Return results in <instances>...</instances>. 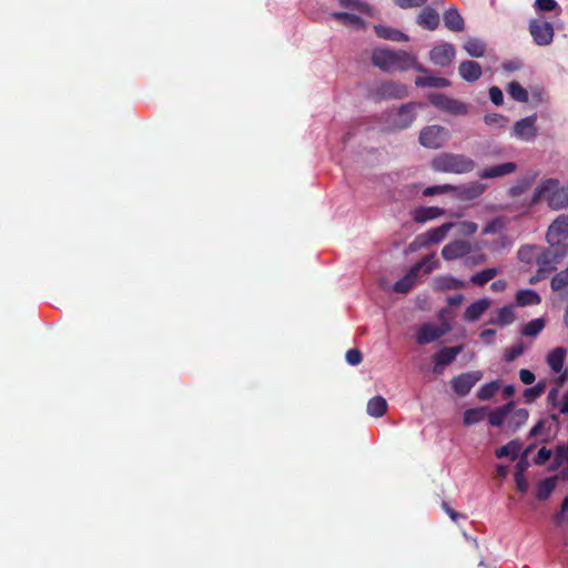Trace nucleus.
Wrapping results in <instances>:
<instances>
[{"instance_id":"f257e3e1","label":"nucleus","mask_w":568,"mask_h":568,"mask_svg":"<svg viewBox=\"0 0 568 568\" xmlns=\"http://www.w3.org/2000/svg\"><path fill=\"white\" fill-rule=\"evenodd\" d=\"M372 62L375 67L385 72H404L415 69L418 72H426L416 58L404 50H390L387 48H377L372 53Z\"/></svg>"},{"instance_id":"f03ea898","label":"nucleus","mask_w":568,"mask_h":568,"mask_svg":"<svg viewBox=\"0 0 568 568\" xmlns=\"http://www.w3.org/2000/svg\"><path fill=\"white\" fill-rule=\"evenodd\" d=\"M476 168V162L460 153L442 152L430 161V169L435 172L466 174Z\"/></svg>"},{"instance_id":"7ed1b4c3","label":"nucleus","mask_w":568,"mask_h":568,"mask_svg":"<svg viewBox=\"0 0 568 568\" xmlns=\"http://www.w3.org/2000/svg\"><path fill=\"white\" fill-rule=\"evenodd\" d=\"M418 103L408 102L397 109H390L384 113L385 130L387 132H397L408 129L416 120V110Z\"/></svg>"},{"instance_id":"20e7f679","label":"nucleus","mask_w":568,"mask_h":568,"mask_svg":"<svg viewBox=\"0 0 568 568\" xmlns=\"http://www.w3.org/2000/svg\"><path fill=\"white\" fill-rule=\"evenodd\" d=\"M438 264L439 261L436 258L435 253L424 256L419 262L409 268L403 278L394 283V292L402 294L408 293L413 288L420 272L425 275L430 274L435 268H437Z\"/></svg>"},{"instance_id":"39448f33","label":"nucleus","mask_w":568,"mask_h":568,"mask_svg":"<svg viewBox=\"0 0 568 568\" xmlns=\"http://www.w3.org/2000/svg\"><path fill=\"white\" fill-rule=\"evenodd\" d=\"M449 139V132L442 125H428L419 132L418 141L427 149H439Z\"/></svg>"},{"instance_id":"423d86ee","label":"nucleus","mask_w":568,"mask_h":568,"mask_svg":"<svg viewBox=\"0 0 568 568\" xmlns=\"http://www.w3.org/2000/svg\"><path fill=\"white\" fill-rule=\"evenodd\" d=\"M428 101L437 109L454 115H465L468 112L466 103L443 93H430Z\"/></svg>"},{"instance_id":"0eeeda50","label":"nucleus","mask_w":568,"mask_h":568,"mask_svg":"<svg viewBox=\"0 0 568 568\" xmlns=\"http://www.w3.org/2000/svg\"><path fill=\"white\" fill-rule=\"evenodd\" d=\"M529 32L538 45H548L554 39V27L549 21L534 19L529 22Z\"/></svg>"},{"instance_id":"6e6552de","label":"nucleus","mask_w":568,"mask_h":568,"mask_svg":"<svg viewBox=\"0 0 568 568\" xmlns=\"http://www.w3.org/2000/svg\"><path fill=\"white\" fill-rule=\"evenodd\" d=\"M481 379L480 372H467L452 378L453 390L460 397L469 394L471 388Z\"/></svg>"},{"instance_id":"1a4fd4ad","label":"nucleus","mask_w":568,"mask_h":568,"mask_svg":"<svg viewBox=\"0 0 568 568\" xmlns=\"http://www.w3.org/2000/svg\"><path fill=\"white\" fill-rule=\"evenodd\" d=\"M376 94L384 100L404 99L408 95V89L400 82L384 81L377 87Z\"/></svg>"},{"instance_id":"9d476101","label":"nucleus","mask_w":568,"mask_h":568,"mask_svg":"<svg viewBox=\"0 0 568 568\" xmlns=\"http://www.w3.org/2000/svg\"><path fill=\"white\" fill-rule=\"evenodd\" d=\"M558 184V179L549 178L542 180L534 191L531 204H537L541 201H546L547 204L549 205V200L555 196Z\"/></svg>"},{"instance_id":"9b49d317","label":"nucleus","mask_w":568,"mask_h":568,"mask_svg":"<svg viewBox=\"0 0 568 568\" xmlns=\"http://www.w3.org/2000/svg\"><path fill=\"white\" fill-rule=\"evenodd\" d=\"M487 190V185L480 182L454 185V195L460 201H473L480 197Z\"/></svg>"},{"instance_id":"f8f14e48","label":"nucleus","mask_w":568,"mask_h":568,"mask_svg":"<svg viewBox=\"0 0 568 568\" xmlns=\"http://www.w3.org/2000/svg\"><path fill=\"white\" fill-rule=\"evenodd\" d=\"M456 54L455 48L450 43H444L434 47L429 52L430 61L439 67H447L452 63Z\"/></svg>"},{"instance_id":"ddd939ff","label":"nucleus","mask_w":568,"mask_h":568,"mask_svg":"<svg viewBox=\"0 0 568 568\" xmlns=\"http://www.w3.org/2000/svg\"><path fill=\"white\" fill-rule=\"evenodd\" d=\"M471 251V244L465 240H455L446 244L442 250V256L446 261H454L466 256Z\"/></svg>"},{"instance_id":"4468645a","label":"nucleus","mask_w":568,"mask_h":568,"mask_svg":"<svg viewBox=\"0 0 568 568\" xmlns=\"http://www.w3.org/2000/svg\"><path fill=\"white\" fill-rule=\"evenodd\" d=\"M448 332V327L442 328L436 324H423L416 333V342L420 345L437 341Z\"/></svg>"},{"instance_id":"2eb2a0df","label":"nucleus","mask_w":568,"mask_h":568,"mask_svg":"<svg viewBox=\"0 0 568 568\" xmlns=\"http://www.w3.org/2000/svg\"><path fill=\"white\" fill-rule=\"evenodd\" d=\"M536 115L526 116L514 125L515 135L524 141H532L537 135Z\"/></svg>"},{"instance_id":"dca6fc26","label":"nucleus","mask_w":568,"mask_h":568,"mask_svg":"<svg viewBox=\"0 0 568 568\" xmlns=\"http://www.w3.org/2000/svg\"><path fill=\"white\" fill-rule=\"evenodd\" d=\"M547 242L564 241L568 237V215H559L548 227Z\"/></svg>"},{"instance_id":"f3484780","label":"nucleus","mask_w":568,"mask_h":568,"mask_svg":"<svg viewBox=\"0 0 568 568\" xmlns=\"http://www.w3.org/2000/svg\"><path fill=\"white\" fill-rule=\"evenodd\" d=\"M439 14L432 7H422L420 12L417 16V24L423 29L434 31L439 26Z\"/></svg>"},{"instance_id":"a211bd4d","label":"nucleus","mask_w":568,"mask_h":568,"mask_svg":"<svg viewBox=\"0 0 568 568\" xmlns=\"http://www.w3.org/2000/svg\"><path fill=\"white\" fill-rule=\"evenodd\" d=\"M516 169L517 165L514 162H505L479 171L478 176L480 179L500 178L514 173Z\"/></svg>"},{"instance_id":"6ab92c4d","label":"nucleus","mask_w":568,"mask_h":568,"mask_svg":"<svg viewBox=\"0 0 568 568\" xmlns=\"http://www.w3.org/2000/svg\"><path fill=\"white\" fill-rule=\"evenodd\" d=\"M459 75L467 82H475L481 77V67L473 60L463 61L458 67Z\"/></svg>"},{"instance_id":"aec40b11","label":"nucleus","mask_w":568,"mask_h":568,"mask_svg":"<svg viewBox=\"0 0 568 568\" xmlns=\"http://www.w3.org/2000/svg\"><path fill=\"white\" fill-rule=\"evenodd\" d=\"M455 224L452 222L444 223L438 227L430 229L425 233H422L427 246L440 243L452 230Z\"/></svg>"},{"instance_id":"412c9836","label":"nucleus","mask_w":568,"mask_h":568,"mask_svg":"<svg viewBox=\"0 0 568 568\" xmlns=\"http://www.w3.org/2000/svg\"><path fill=\"white\" fill-rule=\"evenodd\" d=\"M489 298H479L471 303L464 313V318L467 322L477 321L489 307H490Z\"/></svg>"},{"instance_id":"4be33fe9","label":"nucleus","mask_w":568,"mask_h":568,"mask_svg":"<svg viewBox=\"0 0 568 568\" xmlns=\"http://www.w3.org/2000/svg\"><path fill=\"white\" fill-rule=\"evenodd\" d=\"M443 19L445 27L453 32H462L465 29V21L455 7L447 9Z\"/></svg>"},{"instance_id":"5701e85b","label":"nucleus","mask_w":568,"mask_h":568,"mask_svg":"<svg viewBox=\"0 0 568 568\" xmlns=\"http://www.w3.org/2000/svg\"><path fill=\"white\" fill-rule=\"evenodd\" d=\"M515 407L514 402H509L500 407H497L496 409L488 412V422L494 427H500L505 420L509 417L513 408Z\"/></svg>"},{"instance_id":"b1692460","label":"nucleus","mask_w":568,"mask_h":568,"mask_svg":"<svg viewBox=\"0 0 568 568\" xmlns=\"http://www.w3.org/2000/svg\"><path fill=\"white\" fill-rule=\"evenodd\" d=\"M445 214V211L437 206H422L414 211L413 219L416 223H425Z\"/></svg>"},{"instance_id":"393cba45","label":"nucleus","mask_w":568,"mask_h":568,"mask_svg":"<svg viewBox=\"0 0 568 568\" xmlns=\"http://www.w3.org/2000/svg\"><path fill=\"white\" fill-rule=\"evenodd\" d=\"M374 30H375V33L379 38L385 39V40H390V41H396V42H402V41L408 40V37L404 32H402L400 30L390 28V27L377 24L374 27Z\"/></svg>"},{"instance_id":"a878e982","label":"nucleus","mask_w":568,"mask_h":568,"mask_svg":"<svg viewBox=\"0 0 568 568\" xmlns=\"http://www.w3.org/2000/svg\"><path fill=\"white\" fill-rule=\"evenodd\" d=\"M514 321H515L514 306L506 305V306L499 308L496 313V316L491 317L488 323L491 325L506 326V325L511 324Z\"/></svg>"},{"instance_id":"bb28decb","label":"nucleus","mask_w":568,"mask_h":568,"mask_svg":"<svg viewBox=\"0 0 568 568\" xmlns=\"http://www.w3.org/2000/svg\"><path fill=\"white\" fill-rule=\"evenodd\" d=\"M463 351V345H457L453 347H443L438 352L435 353L433 359H438L439 364L447 366L453 363L457 355Z\"/></svg>"},{"instance_id":"cd10ccee","label":"nucleus","mask_w":568,"mask_h":568,"mask_svg":"<svg viewBox=\"0 0 568 568\" xmlns=\"http://www.w3.org/2000/svg\"><path fill=\"white\" fill-rule=\"evenodd\" d=\"M415 84L418 88H447L450 81L440 77L420 75L416 78Z\"/></svg>"},{"instance_id":"c85d7f7f","label":"nucleus","mask_w":568,"mask_h":568,"mask_svg":"<svg viewBox=\"0 0 568 568\" xmlns=\"http://www.w3.org/2000/svg\"><path fill=\"white\" fill-rule=\"evenodd\" d=\"M387 402L382 396H375L367 403V413L375 418L382 417L387 412Z\"/></svg>"},{"instance_id":"c756f323","label":"nucleus","mask_w":568,"mask_h":568,"mask_svg":"<svg viewBox=\"0 0 568 568\" xmlns=\"http://www.w3.org/2000/svg\"><path fill=\"white\" fill-rule=\"evenodd\" d=\"M566 349L564 347H556L547 356V364L555 372L559 373L565 363Z\"/></svg>"},{"instance_id":"7c9ffc66","label":"nucleus","mask_w":568,"mask_h":568,"mask_svg":"<svg viewBox=\"0 0 568 568\" xmlns=\"http://www.w3.org/2000/svg\"><path fill=\"white\" fill-rule=\"evenodd\" d=\"M557 478H546L537 485L535 496L538 500H547L556 488Z\"/></svg>"},{"instance_id":"2f4dec72","label":"nucleus","mask_w":568,"mask_h":568,"mask_svg":"<svg viewBox=\"0 0 568 568\" xmlns=\"http://www.w3.org/2000/svg\"><path fill=\"white\" fill-rule=\"evenodd\" d=\"M521 450V443L517 439L510 440L506 445L496 449L495 455L497 458L510 457L516 459Z\"/></svg>"},{"instance_id":"473e14b6","label":"nucleus","mask_w":568,"mask_h":568,"mask_svg":"<svg viewBox=\"0 0 568 568\" xmlns=\"http://www.w3.org/2000/svg\"><path fill=\"white\" fill-rule=\"evenodd\" d=\"M568 206V185L561 186L558 184L556 194L549 200V207L551 210H561Z\"/></svg>"},{"instance_id":"72a5a7b5","label":"nucleus","mask_w":568,"mask_h":568,"mask_svg":"<svg viewBox=\"0 0 568 568\" xmlns=\"http://www.w3.org/2000/svg\"><path fill=\"white\" fill-rule=\"evenodd\" d=\"M540 301L538 293L532 290H520L516 294V303L519 306L538 305Z\"/></svg>"},{"instance_id":"f704fd0d","label":"nucleus","mask_w":568,"mask_h":568,"mask_svg":"<svg viewBox=\"0 0 568 568\" xmlns=\"http://www.w3.org/2000/svg\"><path fill=\"white\" fill-rule=\"evenodd\" d=\"M488 408L487 407H477L466 409L464 413V424L467 426L475 425L485 419L487 416Z\"/></svg>"},{"instance_id":"c9c22d12","label":"nucleus","mask_w":568,"mask_h":568,"mask_svg":"<svg viewBox=\"0 0 568 568\" xmlns=\"http://www.w3.org/2000/svg\"><path fill=\"white\" fill-rule=\"evenodd\" d=\"M551 252H547L545 250L537 257V266L540 268L541 273H551L556 270V264L559 263L554 256H551Z\"/></svg>"},{"instance_id":"e433bc0d","label":"nucleus","mask_w":568,"mask_h":568,"mask_svg":"<svg viewBox=\"0 0 568 568\" xmlns=\"http://www.w3.org/2000/svg\"><path fill=\"white\" fill-rule=\"evenodd\" d=\"M466 52L474 58H480L486 52V43L477 38H470L464 44Z\"/></svg>"},{"instance_id":"4c0bfd02","label":"nucleus","mask_w":568,"mask_h":568,"mask_svg":"<svg viewBox=\"0 0 568 568\" xmlns=\"http://www.w3.org/2000/svg\"><path fill=\"white\" fill-rule=\"evenodd\" d=\"M509 415L508 425L513 430H517L520 426L526 424L529 417V413L526 408L514 409Z\"/></svg>"},{"instance_id":"58836bf2","label":"nucleus","mask_w":568,"mask_h":568,"mask_svg":"<svg viewBox=\"0 0 568 568\" xmlns=\"http://www.w3.org/2000/svg\"><path fill=\"white\" fill-rule=\"evenodd\" d=\"M465 286V283L453 276H442L436 278V287L440 291L459 290Z\"/></svg>"},{"instance_id":"ea45409f","label":"nucleus","mask_w":568,"mask_h":568,"mask_svg":"<svg viewBox=\"0 0 568 568\" xmlns=\"http://www.w3.org/2000/svg\"><path fill=\"white\" fill-rule=\"evenodd\" d=\"M508 94L518 102H527L529 94L527 90L517 81H511L507 88Z\"/></svg>"},{"instance_id":"a19ab883","label":"nucleus","mask_w":568,"mask_h":568,"mask_svg":"<svg viewBox=\"0 0 568 568\" xmlns=\"http://www.w3.org/2000/svg\"><path fill=\"white\" fill-rule=\"evenodd\" d=\"M544 327L545 321L542 318H535L525 324L520 333L526 337H535L544 329Z\"/></svg>"},{"instance_id":"79ce46f5","label":"nucleus","mask_w":568,"mask_h":568,"mask_svg":"<svg viewBox=\"0 0 568 568\" xmlns=\"http://www.w3.org/2000/svg\"><path fill=\"white\" fill-rule=\"evenodd\" d=\"M497 274H498V271L495 267L485 268V270L474 274L470 277V282L475 285L484 286L490 280H493Z\"/></svg>"},{"instance_id":"37998d69","label":"nucleus","mask_w":568,"mask_h":568,"mask_svg":"<svg viewBox=\"0 0 568 568\" xmlns=\"http://www.w3.org/2000/svg\"><path fill=\"white\" fill-rule=\"evenodd\" d=\"M338 3L345 9L355 10L361 13L371 16L373 12L372 7L361 0H338Z\"/></svg>"},{"instance_id":"c03bdc74","label":"nucleus","mask_w":568,"mask_h":568,"mask_svg":"<svg viewBox=\"0 0 568 568\" xmlns=\"http://www.w3.org/2000/svg\"><path fill=\"white\" fill-rule=\"evenodd\" d=\"M338 3L345 9L355 10L361 13L371 16L373 12L372 7L361 0H338Z\"/></svg>"},{"instance_id":"a18cd8bd","label":"nucleus","mask_w":568,"mask_h":568,"mask_svg":"<svg viewBox=\"0 0 568 568\" xmlns=\"http://www.w3.org/2000/svg\"><path fill=\"white\" fill-rule=\"evenodd\" d=\"M546 386V382L540 381L532 387L526 388L523 394L526 403H534L538 397H540L545 393Z\"/></svg>"},{"instance_id":"49530a36","label":"nucleus","mask_w":568,"mask_h":568,"mask_svg":"<svg viewBox=\"0 0 568 568\" xmlns=\"http://www.w3.org/2000/svg\"><path fill=\"white\" fill-rule=\"evenodd\" d=\"M534 181L535 176L523 178L509 189V195L515 197L524 194L532 185Z\"/></svg>"},{"instance_id":"de8ad7c7","label":"nucleus","mask_w":568,"mask_h":568,"mask_svg":"<svg viewBox=\"0 0 568 568\" xmlns=\"http://www.w3.org/2000/svg\"><path fill=\"white\" fill-rule=\"evenodd\" d=\"M331 17L334 20L342 22L343 24H355V26L363 24L362 18H359L356 14L349 13V12L336 11V12L331 13Z\"/></svg>"},{"instance_id":"09e8293b","label":"nucleus","mask_w":568,"mask_h":568,"mask_svg":"<svg viewBox=\"0 0 568 568\" xmlns=\"http://www.w3.org/2000/svg\"><path fill=\"white\" fill-rule=\"evenodd\" d=\"M498 389H499L498 382H490V383L484 384L478 389L477 397L480 400H488V399H490L491 397L495 396V394L497 393Z\"/></svg>"},{"instance_id":"8fccbe9b","label":"nucleus","mask_w":568,"mask_h":568,"mask_svg":"<svg viewBox=\"0 0 568 568\" xmlns=\"http://www.w3.org/2000/svg\"><path fill=\"white\" fill-rule=\"evenodd\" d=\"M546 250L547 252H551V256L560 262V260L568 254V244L564 243V241H557L549 243V247Z\"/></svg>"},{"instance_id":"3c124183","label":"nucleus","mask_w":568,"mask_h":568,"mask_svg":"<svg viewBox=\"0 0 568 568\" xmlns=\"http://www.w3.org/2000/svg\"><path fill=\"white\" fill-rule=\"evenodd\" d=\"M550 286L554 291H561L568 286V271L562 270L557 273L550 282Z\"/></svg>"},{"instance_id":"603ef678","label":"nucleus","mask_w":568,"mask_h":568,"mask_svg":"<svg viewBox=\"0 0 568 568\" xmlns=\"http://www.w3.org/2000/svg\"><path fill=\"white\" fill-rule=\"evenodd\" d=\"M565 462H568V444L556 447L552 468H559Z\"/></svg>"},{"instance_id":"864d4df0","label":"nucleus","mask_w":568,"mask_h":568,"mask_svg":"<svg viewBox=\"0 0 568 568\" xmlns=\"http://www.w3.org/2000/svg\"><path fill=\"white\" fill-rule=\"evenodd\" d=\"M448 192H454V185L442 184V185L428 186L423 191V195L433 196L436 194H444V193H448Z\"/></svg>"},{"instance_id":"5fc2aeb1","label":"nucleus","mask_w":568,"mask_h":568,"mask_svg":"<svg viewBox=\"0 0 568 568\" xmlns=\"http://www.w3.org/2000/svg\"><path fill=\"white\" fill-rule=\"evenodd\" d=\"M548 422L546 419H540L529 432L530 437L546 436L549 437L550 429H546V425Z\"/></svg>"},{"instance_id":"6e6d98bb","label":"nucleus","mask_w":568,"mask_h":568,"mask_svg":"<svg viewBox=\"0 0 568 568\" xmlns=\"http://www.w3.org/2000/svg\"><path fill=\"white\" fill-rule=\"evenodd\" d=\"M428 0H393L395 6L400 9L422 8Z\"/></svg>"},{"instance_id":"4d7b16f0","label":"nucleus","mask_w":568,"mask_h":568,"mask_svg":"<svg viewBox=\"0 0 568 568\" xmlns=\"http://www.w3.org/2000/svg\"><path fill=\"white\" fill-rule=\"evenodd\" d=\"M524 353V345L521 343L506 349L504 359L506 362H513Z\"/></svg>"},{"instance_id":"13d9d810","label":"nucleus","mask_w":568,"mask_h":568,"mask_svg":"<svg viewBox=\"0 0 568 568\" xmlns=\"http://www.w3.org/2000/svg\"><path fill=\"white\" fill-rule=\"evenodd\" d=\"M484 121L488 125L504 126L507 122V119L498 113H489L485 115Z\"/></svg>"},{"instance_id":"bf43d9fd","label":"nucleus","mask_w":568,"mask_h":568,"mask_svg":"<svg viewBox=\"0 0 568 568\" xmlns=\"http://www.w3.org/2000/svg\"><path fill=\"white\" fill-rule=\"evenodd\" d=\"M345 358L349 365L356 366L362 363L363 355L359 349L351 348L346 352Z\"/></svg>"},{"instance_id":"052dcab7","label":"nucleus","mask_w":568,"mask_h":568,"mask_svg":"<svg viewBox=\"0 0 568 568\" xmlns=\"http://www.w3.org/2000/svg\"><path fill=\"white\" fill-rule=\"evenodd\" d=\"M504 226V222L500 219H495L485 225L483 229L484 234H495Z\"/></svg>"},{"instance_id":"680f3d73","label":"nucleus","mask_w":568,"mask_h":568,"mask_svg":"<svg viewBox=\"0 0 568 568\" xmlns=\"http://www.w3.org/2000/svg\"><path fill=\"white\" fill-rule=\"evenodd\" d=\"M552 455V452L550 449H548L547 447H541L538 452H537V455L535 457V464L536 465H544L546 464V462H548L550 459Z\"/></svg>"},{"instance_id":"e2e57ef3","label":"nucleus","mask_w":568,"mask_h":568,"mask_svg":"<svg viewBox=\"0 0 568 568\" xmlns=\"http://www.w3.org/2000/svg\"><path fill=\"white\" fill-rule=\"evenodd\" d=\"M459 227H460V233L463 235H468V236L474 235L478 230L477 223L471 222V221H464V222L459 223Z\"/></svg>"},{"instance_id":"0e129e2a","label":"nucleus","mask_w":568,"mask_h":568,"mask_svg":"<svg viewBox=\"0 0 568 568\" xmlns=\"http://www.w3.org/2000/svg\"><path fill=\"white\" fill-rule=\"evenodd\" d=\"M535 7L539 11H552L558 7L556 0H536Z\"/></svg>"},{"instance_id":"69168bd1","label":"nucleus","mask_w":568,"mask_h":568,"mask_svg":"<svg viewBox=\"0 0 568 568\" xmlns=\"http://www.w3.org/2000/svg\"><path fill=\"white\" fill-rule=\"evenodd\" d=\"M489 98L495 105H501L504 102L503 91L498 87H491L489 89Z\"/></svg>"},{"instance_id":"338daca9","label":"nucleus","mask_w":568,"mask_h":568,"mask_svg":"<svg viewBox=\"0 0 568 568\" xmlns=\"http://www.w3.org/2000/svg\"><path fill=\"white\" fill-rule=\"evenodd\" d=\"M519 378L525 385H530L535 382L536 377L535 374L526 368H521L519 371Z\"/></svg>"},{"instance_id":"774afa93","label":"nucleus","mask_w":568,"mask_h":568,"mask_svg":"<svg viewBox=\"0 0 568 568\" xmlns=\"http://www.w3.org/2000/svg\"><path fill=\"white\" fill-rule=\"evenodd\" d=\"M422 247H427V244L422 234L417 235L415 240L408 245L410 252H415Z\"/></svg>"}]
</instances>
